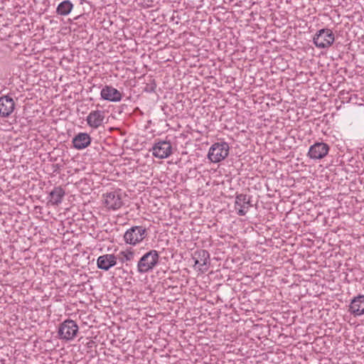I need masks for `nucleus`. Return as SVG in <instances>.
Here are the masks:
<instances>
[{"label":"nucleus","mask_w":364,"mask_h":364,"mask_svg":"<svg viewBox=\"0 0 364 364\" xmlns=\"http://www.w3.org/2000/svg\"><path fill=\"white\" fill-rule=\"evenodd\" d=\"M159 262V252L155 250H151L139 259L137 263V271L140 274L149 272L158 265Z\"/></svg>","instance_id":"obj_1"},{"label":"nucleus","mask_w":364,"mask_h":364,"mask_svg":"<svg viewBox=\"0 0 364 364\" xmlns=\"http://www.w3.org/2000/svg\"><path fill=\"white\" fill-rule=\"evenodd\" d=\"M229 149L230 147L227 142L215 143L209 149L208 158L213 163H218L228 156Z\"/></svg>","instance_id":"obj_2"},{"label":"nucleus","mask_w":364,"mask_h":364,"mask_svg":"<svg viewBox=\"0 0 364 364\" xmlns=\"http://www.w3.org/2000/svg\"><path fill=\"white\" fill-rule=\"evenodd\" d=\"M78 326L75 321L67 319L61 323L58 328V337L61 340L71 341L78 333Z\"/></svg>","instance_id":"obj_3"},{"label":"nucleus","mask_w":364,"mask_h":364,"mask_svg":"<svg viewBox=\"0 0 364 364\" xmlns=\"http://www.w3.org/2000/svg\"><path fill=\"white\" fill-rule=\"evenodd\" d=\"M334 41V33L328 28H322L318 31L313 39L314 45L318 48H328Z\"/></svg>","instance_id":"obj_4"},{"label":"nucleus","mask_w":364,"mask_h":364,"mask_svg":"<svg viewBox=\"0 0 364 364\" xmlns=\"http://www.w3.org/2000/svg\"><path fill=\"white\" fill-rule=\"evenodd\" d=\"M146 229L142 226H133L128 229L124 235V240L126 243L135 245L146 237Z\"/></svg>","instance_id":"obj_5"},{"label":"nucleus","mask_w":364,"mask_h":364,"mask_svg":"<svg viewBox=\"0 0 364 364\" xmlns=\"http://www.w3.org/2000/svg\"><path fill=\"white\" fill-rule=\"evenodd\" d=\"M329 146L323 142H316L309 148L307 156L314 160L323 159L328 153Z\"/></svg>","instance_id":"obj_6"},{"label":"nucleus","mask_w":364,"mask_h":364,"mask_svg":"<svg viewBox=\"0 0 364 364\" xmlns=\"http://www.w3.org/2000/svg\"><path fill=\"white\" fill-rule=\"evenodd\" d=\"M172 153V146L169 141H161L152 148V154L159 159H166Z\"/></svg>","instance_id":"obj_7"},{"label":"nucleus","mask_w":364,"mask_h":364,"mask_svg":"<svg viewBox=\"0 0 364 364\" xmlns=\"http://www.w3.org/2000/svg\"><path fill=\"white\" fill-rule=\"evenodd\" d=\"M252 207L250 203V197L246 194H237L235 197V208L237 213L240 216L246 215L249 208Z\"/></svg>","instance_id":"obj_8"},{"label":"nucleus","mask_w":364,"mask_h":364,"mask_svg":"<svg viewBox=\"0 0 364 364\" xmlns=\"http://www.w3.org/2000/svg\"><path fill=\"white\" fill-rule=\"evenodd\" d=\"M193 259L195 260V265L198 264L203 272L208 270L210 265V254L205 250H196L193 256Z\"/></svg>","instance_id":"obj_9"},{"label":"nucleus","mask_w":364,"mask_h":364,"mask_svg":"<svg viewBox=\"0 0 364 364\" xmlns=\"http://www.w3.org/2000/svg\"><path fill=\"white\" fill-rule=\"evenodd\" d=\"M100 95L102 99L113 102H119L122 98V94L111 85H105L102 89Z\"/></svg>","instance_id":"obj_10"},{"label":"nucleus","mask_w":364,"mask_h":364,"mask_svg":"<svg viewBox=\"0 0 364 364\" xmlns=\"http://www.w3.org/2000/svg\"><path fill=\"white\" fill-rule=\"evenodd\" d=\"M15 109L14 100L8 95L0 97V117H8Z\"/></svg>","instance_id":"obj_11"},{"label":"nucleus","mask_w":364,"mask_h":364,"mask_svg":"<svg viewBox=\"0 0 364 364\" xmlns=\"http://www.w3.org/2000/svg\"><path fill=\"white\" fill-rule=\"evenodd\" d=\"M348 311L355 317L364 314V295L360 294L351 300Z\"/></svg>","instance_id":"obj_12"},{"label":"nucleus","mask_w":364,"mask_h":364,"mask_svg":"<svg viewBox=\"0 0 364 364\" xmlns=\"http://www.w3.org/2000/svg\"><path fill=\"white\" fill-rule=\"evenodd\" d=\"M97 267L107 271L117 264V257L113 254H107L100 256L97 260Z\"/></svg>","instance_id":"obj_13"},{"label":"nucleus","mask_w":364,"mask_h":364,"mask_svg":"<svg viewBox=\"0 0 364 364\" xmlns=\"http://www.w3.org/2000/svg\"><path fill=\"white\" fill-rule=\"evenodd\" d=\"M105 119V112L102 110L92 111L87 117V124L94 129H97L102 124Z\"/></svg>","instance_id":"obj_14"},{"label":"nucleus","mask_w":364,"mask_h":364,"mask_svg":"<svg viewBox=\"0 0 364 364\" xmlns=\"http://www.w3.org/2000/svg\"><path fill=\"white\" fill-rule=\"evenodd\" d=\"M105 203L107 208L117 210L122 205V200L119 194L110 192L105 195Z\"/></svg>","instance_id":"obj_15"},{"label":"nucleus","mask_w":364,"mask_h":364,"mask_svg":"<svg viewBox=\"0 0 364 364\" xmlns=\"http://www.w3.org/2000/svg\"><path fill=\"white\" fill-rule=\"evenodd\" d=\"M73 146L77 150L87 147L91 143V137L87 133H79L72 140Z\"/></svg>","instance_id":"obj_16"},{"label":"nucleus","mask_w":364,"mask_h":364,"mask_svg":"<svg viewBox=\"0 0 364 364\" xmlns=\"http://www.w3.org/2000/svg\"><path fill=\"white\" fill-rule=\"evenodd\" d=\"M65 194V190L61 186L55 187L49 194V203L53 205H58L61 203Z\"/></svg>","instance_id":"obj_17"},{"label":"nucleus","mask_w":364,"mask_h":364,"mask_svg":"<svg viewBox=\"0 0 364 364\" xmlns=\"http://www.w3.org/2000/svg\"><path fill=\"white\" fill-rule=\"evenodd\" d=\"M73 8V4L68 0L60 3L56 9V13L60 16L68 15Z\"/></svg>","instance_id":"obj_18"},{"label":"nucleus","mask_w":364,"mask_h":364,"mask_svg":"<svg viewBox=\"0 0 364 364\" xmlns=\"http://www.w3.org/2000/svg\"><path fill=\"white\" fill-rule=\"evenodd\" d=\"M119 255H121V261L122 262H129L132 261L134 259L135 252L134 250H132L131 248L127 249L125 251H122L119 252Z\"/></svg>","instance_id":"obj_19"},{"label":"nucleus","mask_w":364,"mask_h":364,"mask_svg":"<svg viewBox=\"0 0 364 364\" xmlns=\"http://www.w3.org/2000/svg\"><path fill=\"white\" fill-rule=\"evenodd\" d=\"M156 88V84L155 80L150 78L149 82L146 84L144 90L146 92H154Z\"/></svg>","instance_id":"obj_20"}]
</instances>
